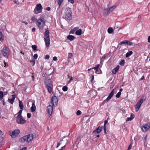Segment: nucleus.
<instances>
[{
  "mask_svg": "<svg viewBox=\"0 0 150 150\" xmlns=\"http://www.w3.org/2000/svg\"><path fill=\"white\" fill-rule=\"evenodd\" d=\"M22 23H24L25 25H27L28 24V23L25 21H22Z\"/></svg>",
  "mask_w": 150,
  "mask_h": 150,
  "instance_id": "obj_51",
  "label": "nucleus"
},
{
  "mask_svg": "<svg viewBox=\"0 0 150 150\" xmlns=\"http://www.w3.org/2000/svg\"><path fill=\"white\" fill-rule=\"evenodd\" d=\"M35 61H34L33 62V65H35Z\"/></svg>",
  "mask_w": 150,
  "mask_h": 150,
  "instance_id": "obj_64",
  "label": "nucleus"
},
{
  "mask_svg": "<svg viewBox=\"0 0 150 150\" xmlns=\"http://www.w3.org/2000/svg\"><path fill=\"white\" fill-rule=\"evenodd\" d=\"M75 38L74 36L72 35H69L68 36L67 38L70 40V41H72Z\"/></svg>",
  "mask_w": 150,
  "mask_h": 150,
  "instance_id": "obj_20",
  "label": "nucleus"
},
{
  "mask_svg": "<svg viewBox=\"0 0 150 150\" xmlns=\"http://www.w3.org/2000/svg\"><path fill=\"white\" fill-rule=\"evenodd\" d=\"M144 76H143L141 78V80H143L144 79Z\"/></svg>",
  "mask_w": 150,
  "mask_h": 150,
  "instance_id": "obj_60",
  "label": "nucleus"
},
{
  "mask_svg": "<svg viewBox=\"0 0 150 150\" xmlns=\"http://www.w3.org/2000/svg\"><path fill=\"white\" fill-rule=\"evenodd\" d=\"M81 113V112L79 110H78L76 112V115H80Z\"/></svg>",
  "mask_w": 150,
  "mask_h": 150,
  "instance_id": "obj_37",
  "label": "nucleus"
},
{
  "mask_svg": "<svg viewBox=\"0 0 150 150\" xmlns=\"http://www.w3.org/2000/svg\"><path fill=\"white\" fill-rule=\"evenodd\" d=\"M31 20L33 21V22H36L38 21L37 19L35 18V17L34 16L33 17L31 18Z\"/></svg>",
  "mask_w": 150,
  "mask_h": 150,
  "instance_id": "obj_33",
  "label": "nucleus"
},
{
  "mask_svg": "<svg viewBox=\"0 0 150 150\" xmlns=\"http://www.w3.org/2000/svg\"><path fill=\"white\" fill-rule=\"evenodd\" d=\"M70 3L71 4H73L74 3V0H70Z\"/></svg>",
  "mask_w": 150,
  "mask_h": 150,
  "instance_id": "obj_50",
  "label": "nucleus"
},
{
  "mask_svg": "<svg viewBox=\"0 0 150 150\" xmlns=\"http://www.w3.org/2000/svg\"><path fill=\"white\" fill-rule=\"evenodd\" d=\"M114 93L115 89H112L109 94V95L107 98L106 99L104 100L103 102L104 103H107L108 102L114 95Z\"/></svg>",
  "mask_w": 150,
  "mask_h": 150,
  "instance_id": "obj_12",
  "label": "nucleus"
},
{
  "mask_svg": "<svg viewBox=\"0 0 150 150\" xmlns=\"http://www.w3.org/2000/svg\"><path fill=\"white\" fill-rule=\"evenodd\" d=\"M35 30L36 29L35 28H33L32 29V31L33 32H34L35 31Z\"/></svg>",
  "mask_w": 150,
  "mask_h": 150,
  "instance_id": "obj_53",
  "label": "nucleus"
},
{
  "mask_svg": "<svg viewBox=\"0 0 150 150\" xmlns=\"http://www.w3.org/2000/svg\"><path fill=\"white\" fill-rule=\"evenodd\" d=\"M113 31V29L111 28H109L108 29V32L109 34L112 33Z\"/></svg>",
  "mask_w": 150,
  "mask_h": 150,
  "instance_id": "obj_29",
  "label": "nucleus"
},
{
  "mask_svg": "<svg viewBox=\"0 0 150 150\" xmlns=\"http://www.w3.org/2000/svg\"><path fill=\"white\" fill-rule=\"evenodd\" d=\"M75 33L77 35H81L82 34V30L81 29L77 30L76 32Z\"/></svg>",
  "mask_w": 150,
  "mask_h": 150,
  "instance_id": "obj_21",
  "label": "nucleus"
},
{
  "mask_svg": "<svg viewBox=\"0 0 150 150\" xmlns=\"http://www.w3.org/2000/svg\"><path fill=\"white\" fill-rule=\"evenodd\" d=\"M16 98V96L15 95H12V98L10 99H8V100L10 103L12 104L13 103L15 99Z\"/></svg>",
  "mask_w": 150,
  "mask_h": 150,
  "instance_id": "obj_17",
  "label": "nucleus"
},
{
  "mask_svg": "<svg viewBox=\"0 0 150 150\" xmlns=\"http://www.w3.org/2000/svg\"><path fill=\"white\" fill-rule=\"evenodd\" d=\"M33 137V135L32 134L24 136L20 139V142H26L28 143H30L32 142Z\"/></svg>",
  "mask_w": 150,
  "mask_h": 150,
  "instance_id": "obj_2",
  "label": "nucleus"
},
{
  "mask_svg": "<svg viewBox=\"0 0 150 150\" xmlns=\"http://www.w3.org/2000/svg\"><path fill=\"white\" fill-rule=\"evenodd\" d=\"M132 120V119L130 117H128V118H127V119L126 120V121H131Z\"/></svg>",
  "mask_w": 150,
  "mask_h": 150,
  "instance_id": "obj_44",
  "label": "nucleus"
},
{
  "mask_svg": "<svg viewBox=\"0 0 150 150\" xmlns=\"http://www.w3.org/2000/svg\"><path fill=\"white\" fill-rule=\"evenodd\" d=\"M108 121L107 120H105L104 126H106L105 125H106V124L108 123Z\"/></svg>",
  "mask_w": 150,
  "mask_h": 150,
  "instance_id": "obj_46",
  "label": "nucleus"
},
{
  "mask_svg": "<svg viewBox=\"0 0 150 150\" xmlns=\"http://www.w3.org/2000/svg\"><path fill=\"white\" fill-rule=\"evenodd\" d=\"M103 13V14L104 16H106L108 15L109 14L107 13L108 10L107 9H105Z\"/></svg>",
  "mask_w": 150,
  "mask_h": 150,
  "instance_id": "obj_31",
  "label": "nucleus"
},
{
  "mask_svg": "<svg viewBox=\"0 0 150 150\" xmlns=\"http://www.w3.org/2000/svg\"><path fill=\"white\" fill-rule=\"evenodd\" d=\"M36 25L40 30L43 29L45 25V22L44 19L40 18L37 21Z\"/></svg>",
  "mask_w": 150,
  "mask_h": 150,
  "instance_id": "obj_6",
  "label": "nucleus"
},
{
  "mask_svg": "<svg viewBox=\"0 0 150 150\" xmlns=\"http://www.w3.org/2000/svg\"><path fill=\"white\" fill-rule=\"evenodd\" d=\"M145 100V98L144 99H141L139 102L136 104L135 107V109L136 112H137L138 111L141 105V104Z\"/></svg>",
  "mask_w": 150,
  "mask_h": 150,
  "instance_id": "obj_11",
  "label": "nucleus"
},
{
  "mask_svg": "<svg viewBox=\"0 0 150 150\" xmlns=\"http://www.w3.org/2000/svg\"><path fill=\"white\" fill-rule=\"evenodd\" d=\"M3 104L4 105H5V102L4 101H3Z\"/></svg>",
  "mask_w": 150,
  "mask_h": 150,
  "instance_id": "obj_62",
  "label": "nucleus"
},
{
  "mask_svg": "<svg viewBox=\"0 0 150 150\" xmlns=\"http://www.w3.org/2000/svg\"><path fill=\"white\" fill-rule=\"evenodd\" d=\"M16 120L17 123L19 124H24L26 122V121L23 118L22 116H17Z\"/></svg>",
  "mask_w": 150,
  "mask_h": 150,
  "instance_id": "obj_10",
  "label": "nucleus"
},
{
  "mask_svg": "<svg viewBox=\"0 0 150 150\" xmlns=\"http://www.w3.org/2000/svg\"><path fill=\"white\" fill-rule=\"evenodd\" d=\"M22 112V110H20L18 112V115L17 116H22L21 115V114Z\"/></svg>",
  "mask_w": 150,
  "mask_h": 150,
  "instance_id": "obj_32",
  "label": "nucleus"
},
{
  "mask_svg": "<svg viewBox=\"0 0 150 150\" xmlns=\"http://www.w3.org/2000/svg\"><path fill=\"white\" fill-rule=\"evenodd\" d=\"M0 135H3V132L2 131H1L0 130Z\"/></svg>",
  "mask_w": 150,
  "mask_h": 150,
  "instance_id": "obj_56",
  "label": "nucleus"
},
{
  "mask_svg": "<svg viewBox=\"0 0 150 150\" xmlns=\"http://www.w3.org/2000/svg\"><path fill=\"white\" fill-rule=\"evenodd\" d=\"M32 48L34 50H37V46L36 45H33L32 46Z\"/></svg>",
  "mask_w": 150,
  "mask_h": 150,
  "instance_id": "obj_34",
  "label": "nucleus"
},
{
  "mask_svg": "<svg viewBox=\"0 0 150 150\" xmlns=\"http://www.w3.org/2000/svg\"><path fill=\"white\" fill-rule=\"evenodd\" d=\"M121 93H120V92H118L117 93V94H116V97L117 98H119V97H120V95H121Z\"/></svg>",
  "mask_w": 150,
  "mask_h": 150,
  "instance_id": "obj_38",
  "label": "nucleus"
},
{
  "mask_svg": "<svg viewBox=\"0 0 150 150\" xmlns=\"http://www.w3.org/2000/svg\"><path fill=\"white\" fill-rule=\"evenodd\" d=\"M117 6L116 5H114L110 7L107 11V13L109 14L112 11L114 10L116 8Z\"/></svg>",
  "mask_w": 150,
  "mask_h": 150,
  "instance_id": "obj_16",
  "label": "nucleus"
},
{
  "mask_svg": "<svg viewBox=\"0 0 150 150\" xmlns=\"http://www.w3.org/2000/svg\"><path fill=\"white\" fill-rule=\"evenodd\" d=\"M99 64H97L96 65L95 67H93L92 68V69H94L96 72L98 71V68L99 67Z\"/></svg>",
  "mask_w": 150,
  "mask_h": 150,
  "instance_id": "obj_22",
  "label": "nucleus"
},
{
  "mask_svg": "<svg viewBox=\"0 0 150 150\" xmlns=\"http://www.w3.org/2000/svg\"><path fill=\"white\" fill-rule=\"evenodd\" d=\"M148 41L149 42H150V36L148 37Z\"/></svg>",
  "mask_w": 150,
  "mask_h": 150,
  "instance_id": "obj_55",
  "label": "nucleus"
},
{
  "mask_svg": "<svg viewBox=\"0 0 150 150\" xmlns=\"http://www.w3.org/2000/svg\"><path fill=\"white\" fill-rule=\"evenodd\" d=\"M58 103V99L55 95H53L51 98L50 103L51 105H49L47 107V111L48 114L51 115L53 111V106H57Z\"/></svg>",
  "mask_w": 150,
  "mask_h": 150,
  "instance_id": "obj_1",
  "label": "nucleus"
},
{
  "mask_svg": "<svg viewBox=\"0 0 150 150\" xmlns=\"http://www.w3.org/2000/svg\"><path fill=\"white\" fill-rule=\"evenodd\" d=\"M73 79V77H71L70 78V80L68 81V83H69Z\"/></svg>",
  "mask_w": 150,
  "mask_h": 150,
  "instance_id": "obj_52",
  "label": "nucleus"
},
{
  "mask_svg": "<svg viewBox=\"0 0 150 150\" xmlns=\"http://www.w3.org/2000/svg\"><path fill=\"white\" fill-rule=\"evenodd\" d=\"M126 40H125L120 42V45H121L123 44H126Z\"/></svg>",
  "mask_w": 150,
  "mask_h": 150,
  "instance_id": "obj_36",
  "label": "nucleus"
},
{
  "mask_svg": "<svg viewBox=\"0 0 150 150\" xmlns=\"http://www.w3.org/2000/svg\"><path fill=\"white\" fill-rule=\"evenodd\" d=\"M64 0H58L57 1V3L58 5L59 6V8L60 6L62 4Z\"/></svg>",
  "mask_w": 150,
  "mask_h": 150,
  "instance_id": "obj_26",
  "label": "nucleus"
},
{
  "mask_svg": "<svg viewBox=\"0 0 150 150\" xmlns=\"http://www.w3.org/2000/svg\"><path fill=\"white\" fill-rule=\"evenodd\" d=\"M94 79V76L93 75L92 76L91 79V82H92L93 81Z\"/></svg>",
  "mask_w": 150,
  "mask_h": 150,
  "instance_id": "obj_47",
  "label": "nucleus"
},
{
  "mask_svg": "<svg viewBox=\"0 0 150 150\" xmlns=\"http://www.w3.org/2000/svg\"><path fill=\"white\" fill-rule=\"evenodd\" d=\"M62 141H64V144H67L68 142V140L66 139L65 137L63 138L62 139H61L60 142L57 144V148H58L61 144H62Z\"/></svg>",
  "mask_w": 150,
  "mask_h": 150,
  "instance_id": "obj_13",
  "label": "nucleus"
},
{
  "mask_svg": "<svg viewBox=\"0 0 150 150\" xmlns=\"http://www.w3.org/2000/svg\"><path fill=\"white\" fill-rule=\"evenodd\" d=\"M45 83L46 85V87L47 88L48 92L51 93L52 90L53 86L51 83V81L50 78L47 77L45 81Z\"/></svg>",
  "mask_w": 150,
  "mask_h": 150,
  "instance_id": "obj_4",
  "label": "nucleus"
},
{
  "mask_svg": "<svg viewBox=\"0 0 150 150\" xmlns=\"http://www.w3.org/2000/svg\"><path fill=\"white\" fill-rule=\"evenodd\" d=\"M63 142H62V144H63V145H65L66 144H64V141H63Z\"/></svg>",
  "mask_w": 150,
  "mask_h": 150,
  "instance_id": "obj_63",
  "label": "nucleus"
},
{
  "mask_svg": "<svg viewBox=\"0 0 150 150\" xmlns=\"http://www.w3.org/2000/svg\"><path fill=\"white\" fill-rule=\"evenodd\" d=\"M132 145L131 144L129 145V146H128V149H131V148H132Z\"/></svg>",
  "mask_w": 150,
  "mask_h": 150,
  "instance_id": "obj_48",
  "label": "nucleus"
},
{
  "mask_svg": "<svg viewBox=\"0 0 150 150\" xmlns=\"http://www.w3.org/2000/svg\"><path fill=\"white\" fill-rule=\"evenodd\" d=\"M20 150H26V148L24 147L22 149H21Z\"/></svg>",
  "mask_w": 150,
  "mask_h": 150,
  "instance_id": "obj_54",
  "label": "nucleus"
},
{
  "mask_svg": "<svg viewBox=\"0 0 150 150\" xmlns=\"http://www.w3.org/2000/svg\"><path fill=\"white\" fill-rule=\"evenodd\" d=\"M104 131L105 133H106V126H104Z\"/></svg>",
  "mask_w": 150,
  "mask_h": 150,
  "instance_id": "obj_57",
  "label": "nucleus"
},
{
  "mask_svg": "<svg viewBox=\"0 0 150 150\" xmlns=\"http://www.w3.org/2000/svg\"><path fill=\"white\" fill-rule=\"evenodd\" d=\"M120 67L119 65H117L116 67L114 68L112 70V73L114 74H116L117 72L119 69Z\"/></svg>",
  "mask_w": 150,
  "mask_h": 150,
  "instance_id": "obj_18",
  "label": "nucleus"
},
{
  "mask_svg": "<svg viewBox=\"0 0 150 150\" xmlns=\"http://www.w3.org/2000/svg\"><path fill=\"white\" fill-rule=\"evenodd\" d=\"M133 43L132 42L128 41L126 40V45H127L128 46H131L132 45Z\"/></svg>",
  "mask_w": 150,
  "mask_h": 150,
  "instance_id": "obj_27",
  "label": "nucleus"
},
{
  "mask_svg": "<svg viewBox=\"0 0 150 150\" xmlns=\"http://www.w3.org/2000/svg\"><path fill=\"white\" fill-rule=\"evenodd\" d=\"M42 8L41 5L40 4H38L36 6L35 9L34 11V13L35 14L40 13L42 11Z\"/></svg>",
  "mask_w": 150,
  "mask_h": 150,
  "instance_id": "obj_9",
  "label": "nucleus"
},
{
  "mask_svg": "<svg viewBox=\"0 0 150 150\" xmlns=\"http://www.w3.org/2000/svg\"><path fill=\"white\" fill-rule=\"evenodd\" d=\"M4 35H3L2 32L0 31V41H2L4 39Z\"/></svg>",
  "mask_w": 150,
  "mask_h": 150,
  "instance_id": "obj_24",
  "label": "nucleus"
},
{
  "mask_svg": "<svg viewBox=\"0 0 150 150\" xmlns=\"http://www.w3.org/2000/svg\"><path fill=\"white\" fill-rule=\"evenodd\" d=\"M149 128V125L147 124L144 125L141 127L142 131L144 132H146Z\"/></svg>",
  "mask_w": 150,
  "mask_h": 150,
  "instance_id": "obj_14",
  "label": "nucleus"
},
{
  "mask_svg": "<svg viewBox=\"0 0 150 150\" xmlns=\"http://www.w3.org/2000/svg\"><path fill=\"white\" fill-rule=\"evenodd\" d=\"M38 57V55L37 54H34V55L33 56V58L34 59H36Z\"/></svg>",
  "mask_w": 150,
  "mask_h": 150,
  "instance_id": "obj_39",
  "label": "nucleus"
},
{
  "mask_svg": "<svg viewBox=\"0 0 150 150\" xmlns=\"http://www.w3.org/2000/svg\"><path fill=\"white\" fill-rule=\"evenodd\" d=\"M49 34V32L48 30L47 29L44 33L45 41L47 47H48L50 44Z\"/></svg>",
  "mask_w": 150,
  "mask_h": 150,
  "instance_id": "obj_5",
  "label": "nucleus"
},
{
  "mask_svg": "<svg viewBox=\"0 0 150 150\" xmlns=\"http://www.w3.org/2000/svg\"><path fill=\"white\" fill-rule=\"evenodd\" d=\"M133 53L132 51H130L126 54V57L127 58L131 56Z\"/></svg>",
  "mask_w": 150,
  "mask_h": 150,
  "instance_id": "obj_23",
  "label": "nucleus"
},
{
  "mask_svg": "<svg viewBox=\"0 0 150 150\" xmlns=\"http://www.w3.org/2000/svg\"><path fill=\"white\" fill-rule=\"evenodd\" d=\"M102 129V127L99 126L93 131V132L95 133L98 134L101 132Z\"/></svg>",
  "mask_w": 150,
  "mask_h": 150,
  "instance_id": "obj_15",
  "label": "nucleus"
},
{
  "mask_svg": "<svg viewBox=\"0 0 150 150\" xmlns=\"http://www.w3.org/2000/svg\"><path fill=\"white\" fill-rule=\"evenodd\" d=\"M49 57H50V56L49 55H46L45 56V59H49Z\"/></svg>",
  "mask_w": 150,
  "mask_h": 150,
  "instance_id": "obj_41",
  "label": "nucleus"
},
{
  "mask_svg": "<svg viewBox=\"0 0 150 150\" xmlns=\"http://www.w3.org/2000/svg\"><path fill=\"white\" fill-rule=\"evenodd\" d=\"M122 90H123V89L122 88H120V91H119V92L120 93H121V92H122Z\"/></svg>",
  "mask_w": 150,
  "mask_h": 150,
  "instance_id": "obj_58",
  "label": "nucleus"
},
{
  "mask_svg": "<svg viewBox=\"0 0 150 150\" xmlns=\"http://www.w3.org/2000/svg\"><path fill=\"white\" fill-rule=\"evenodd\" d=\"M134 115L133 113H132L130 117L131 118L132 120L134 118Z\"/></svg>",
  "mask_w": 150,
  "mask_h": 150,
  "instance_id": "obj_42",
  "label": "nucleus"
},
{
  "mask_svg": "<svg viewBox=\"0 0 150 150\" xmlns=\"http://www.w3.org/2000/svg\"><path fill=\"white\" fill-rule=\"evenodd\" d=\"M72 54L71 53H69L68 54V57L69 58H71L72 57Z\"/></svg>",
  "mask_w": 150,
  "mask_h": 150,
  "instance_id": "obj_43",
  "label": "nucleus"
},
{
  "mask_svg": "<svg viewBox=\"0 0 150 150\" xmlns=\"http://www.w3.org/2000/svg\"><path fill=\"white\" fill-rule=\"evenodd\" d=\"M19 106L20 108L22 109L23 108V105L21 101H20L19 102Z\"/></svg>",
  "mask_w": 150,
  "mask_h": 150,
  "instance_id": "obj_25",
  "label": "nucleus"
},
{
  "mask_svg": "<svg viewBox=\"0 0 150 150\" xmlns=\"http://www.w3.org/2000/svg\"><path fill=\"white\" fill-rule=\"evenodd\" d=\"M125 63V60L124 59L122 60L120 62L119 64L121 66H123L124 65Z\"/></svg>",
  "mask_w": 150,
  "mask_h": 150,
  "instance_id": "obj_28",
  "label": "nucleus"
},
{
  "mask_svg": "<svg viewBox=\"0 0 150 150\" xmlns=\"http://www.w3.org/2000/svg\"><path fill=\"white\" fill-rule=\"evenodd\" d=\"M68 90V88L67 86H64L62 88V90L64 91H66Z\"/></svg>",
  "mask_w": 150,
  "mask_h": 150,
  "instance_id": "obj_35",
  "label": "nucleus"
},
{
  "mask_svg": "<svg viewBox=\"0 0 150 150\" xmlns=\"http://www.w3.org/2000/svg\"><path fill=\"white\" fill-rule=\"evenodd\" d=\"M36 108L34 102L32 104V107L30 108V110L32 112H33L35 111Z\"/></svg>",
  "mask_w": 150,
  "mask_h": 150,
  "instance_id": "obj_19",
  "label": "nucleus"
},
{
  "mask_svg": "<svg viewBox=\"0 0 150 150\" xmlns=\"http://www.w3.org/2000/svg\"><path fill=\"white\" fill-rule=\"evenodd\" d=\"M53 59L54 61H56L57 60V57H53Z\"/></svg>",
  "mask_w": 150,
  "mask_h": 150,
  "instance_id": "obj_45",
  "label": "nucleus"
},
{
  "mask_svg": "<svg viewBox=\"0 0 150 150\" xmlns=\"http://www.w3.org/2000/svg\"><path fill=\"white\" fill-rule=\"evenodd\" d=\"M3 93L2 91H0V100H1L3 99Z\"/></svg>",
  "mask_w": 150,
  "mask_h": 150,
  "instance_id": "obj_30",
  "label": "nucleus"
},
{
  "mask_svg": "<svg viewBox=\"0 0 150 150\" xmlns=\"http://www.w3.org/2000/svg\"><path fill=\"white\" fill-rule=\"evenodd\" d=\"M10 50L8 47H4L1 50V53L2 55L6 58H8L10 54Z\"/></svg>",
  "mask_w": 150,
  "mask_h": 150,
  "instance_id": "obj_7",
  "label": "nucleus"
},
{
  "mask_svg": "<svg viewBox=\"0 0 150 150\" xmlns=\"http://www.w3.org/2000/svg\"><path fill=\"white\" fill-rule=\"evenodd\" d=\"M65 145H64L63 146H62L61 147V149H62V150L63 149V148H64L65 147Z\"/></svg>",
  "mask_w": 150,
  "mask_h": 150,
  "instance_id": "obj_59",
  "label": "nucleus"
},
{
  "mask_svg": "<svg viewBox=\"0 0 150 150\" xmlns=\"http://www.w3.org/2000/svg\"><path fill=\"white\" fill-rule=\"evenodd\" d=\"M71 13V10L70 8H66L64 11V17L66 20L70 21L72 19Z\"/></svg>",
  "mask_w": 150,
  "mask_h": 150,
  "instance_id": "obj_3",
  "label": "nucleus"
},
{
  "mask_svg": "<svg viewBox=\"0 0 150 150\" xmlns=\"http://www.w3.org/2000/svg\"><path fill=\"white\" fill-rule=\"evenodd\" d=\"M50 9H51V8L50 7H47V8H46V9L48 11H49L50 10Z\"/></svg>",
  "mask_w": 150,
  "mask_h": 150,
  "instance_id": "obj_49",
  "label": "nucleus"
},
{
  "mask_svg": "<svg viewBox=\"0 0 150 150\" xmlns=\"http://www.w3.org/2000/svg\"><path fill=\"white\" fill-rule=\"evenodd\" d=\"M14 1L15 2V3H17V2H18V1H16V0H14Z\"/></svg>",
  "mask_w": 150,
  "mask_h": 150,
  "instance_id": "obj_61",
  "label": "nucleus"
},
{
  "mask_svg": "<svg viewBox=\"0 0 150 150\" xmlns=\"http://www.w3.org/2000/svg\"><path fill=\"white\" fill-rule=\"evenodd\" d=\"M27 116L28 118H29L31 117V114L30 113H28L27 114Z\"/></svg>",
  "mask_w": 150,
  "mask_h": 150,
  "instance_id": "obj_40",
  "label": "nucleus"
},
{
  "mask_svg": "<svg viewBox=\"0 0 150 150\" xmlns=\"http://www.w3.org/2000/svg\"><path fill=\"white\" fill-rule=\"evenodd\" d=\"M20 132V130L18 129L15 130L14 131H11L9 132V134L12 138L16 137Z\"/></svg>",
  "mask_w": 150,
  "mask_h": 150,
  "instance_id": "obj_8",
  "label": "nucleus"
}]
</instances>
